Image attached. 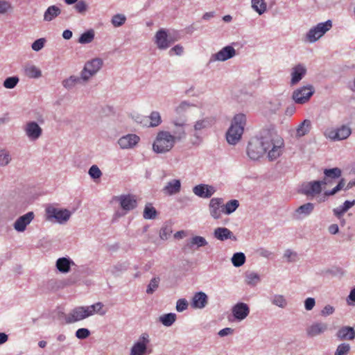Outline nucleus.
Instances as JSON below:
<instances>
[{"instance_id":"obj_57","label":"nucleus","mask_w":355,"mask_h":355,"mask_svg":"<svg viewBox=\"0 0 355 355\" xmlns=\"http://www.w3.org/2000/svg\"><path fill=\"white\" fill-rule=\"evenodd\" d=\"M174 124L177 127V130L174 131L172 135H175L177 137L176 139H180L185 135L183 128L184 124L178 123H174Z\"/></svg>"},{"instance_id":"obj_30","label":"nucleus","mask_w":355,"mask_h":355,"mask_svg":"<svg viewBox=\"0 0 355 355\" xmlns=\"http://www.w3.org/2000/svg\"><path fill=\"white\" fill-rule=\"evenodd\" d=\"M25 75L30 78H37L42 76V71L35 65H28L24 68Z\"/></svg>"},{"instance_id":"obj_28","label":"nucleus","mask_w":355,"mask_h":355,"mask_svg":"<svg viewBox=\"0 0 355 355\" xmlns=\"http://www.w3.org/2000/svg\"><path fill=\"white\" fill-rule=\"evenodd\" d=\"M93 312H73L67 319L64 323L75 322L81 320H83L92 315ZM64 324V322H61Z\"/></svg>"},{"instance_id":"obj_39","label":"nucleus","mask_w":355,"mask_h":355,"mask_svg":"<svg viewBox=\"0 0 355 355\" xmlns=\"http://www.w3.org/2000/svg\"><path fill=\"white\" fill-rule=\"evenodd\" d=\"M260 281L259 275L254 272H247L245 273V282L247 284L255 286Z\"/></svg>"},{"instance_id":"obj_47","label":"nucleus","mask_w":355,"mask_h":355,"mask_svg":"<svg viewBox=\"0 0 355 355\" xmlns=\"http://www.w3.org/2000/svg\"><path fill=\"white\" fill-rule=\"evenodd\" d=\"M172 233V228L170 225L165 223L159 231V237L162 240H166Z\"/></svg>"},{"instance_id":"obj_25","label":"nucleus","mask_w":355,"mask_h":355,"mask_svg":"<svg viewBox=\"0 0 355 355\" xmlns=\"http://www.w3.org/2000/svg\"><path fill=\"white\" fill-rule=\"evenodd\" d=\"M311 128V122L309 119H304L296 128V137H302L307 135Z\"/></svg>"},{"instance_id":"obj_61","label":"nucleus","mask_w":355,"mask_h":355,"mask_svg":"<svg viewBox=\"0 0 355 355\" xmlns=\"http://www.w3.org/2000/svg\"><path fill=\"white\" fill-rule=\"evenodd\" d=\"M183 51H184V49H183L182 46H181L180 44H177L169 50L168 53L171 56H173L175 55H181L183 53Z\"/></svg>"},{"instance_id":"obj_63","label":"nucleus","mask_w":355,"mask_h":355,"mask_svg":"<svg viewBox=\"0 0 355 355\" xmlns=\"http://www.w3.org/2000/svg\"><path fill=\"white\" fill-rule=\"evenodd\" d=\"M89 330L87 329H84V328L79 329L76 332V337L78 338H80V339L86 338L87 337L89 336Z\"/></svg>"},{"instance_id":"obj_44","label":"nucleus","mask_w":355,"mask_h":355,"mask_svg":"<svg viewBox=\"0 0 355 355\" xmlns=\"http://www.w3.org/2000/svg\"><path fill=\"white\" fill-rule=\"evenodd\" d=\"M271 302L273 304L282 309L285 308L287 304L286 300L282 295H275L272 297Z\"/></svg>"},{"instance_id":"obj_8","label":"nucleus","mask_w":355,"mask_h":355,"mask_svg":"<svg viewBox=\"0 0 355 355\" xmlns=\"http://www.w3.org/2000/svg\"><path fill=\"white\" fill-rule=\"evenodd\" d=\"M314 92L315 90L312 85L303 86L293 91L292 98L295 103L304 104L309 101Z\"/></svg>"},{"instance_id":"obj_4","label":"nucleus","mask_w":355,"mask_h":355,"mask_svg":"<svg viewBox=\"0 0 355 355\" xmlns=\"http://www.w3.org/2000/svg\"><path fill=\"white\" fill-rule=\"evenodd\" d=\"M263 139V131L259 132V135L249 141L247 148V154L252 160H258L266 154L265 144Z\"/></svg>"},{"instance_id":"obj_19","label":"nucleus","mask_w":355,"mask_h":355,"mask_svg":"<svg viewBox=\"0 0 355 355\" xmlns=\"http://www.w3.org/2000/svg\"><path fill=\"white\" fill-rule=\"evenodd\" d=\"M140 140L139 136L135 134H128L127 135L121 137L118 144L120 147L123 149L130 148L135 146Z\"/></svg>"},{"instance_id":"obj_40","label":"nucleus","mask_w":355,"mask_h":355,"mask_svg":"<svg viewBox=\"0 0 355 355\" xmlns=\"http://www.w3.org/2000/svg\"><path fill=\"white\" fill-rule=\"evenodd\" d=\"M176 320V315L173 313L164 314L159 317V321L166 327L171 326Z\"/></svg>"},{"instance_id":"obj_22","label":"nucleus","mask_w":355,"mask_h":355,"mask_svg":"<svg viewBox=\"0 0 355 355\" xmlns=\"http://www.w3.org/2000/svg\"><path fill=\"white\" fill-rule=\"evenodd\" d=\"M74 262L69 257H60L57 259L55 267L61 273H67L70 271L71 266Z\"/></svg>"},{"instance_id":"obj_27","label":"nucleus","mask_w":355,"mask_h":355,"mask_svg":"<svg viewBox=\"0 0 355 355\" xmlns=\"http://www.w3.org/2000/svg\"><path fill=\"white\" fill-rule=\"evenodd\" d=\"M337 336L340 340H353L355 338V331L352 327H345L338 331Z\"/></svg>"},{"instance_id":"obj_34","label":"nucleus","mask_w":355,"mask_h":355,"mask_svg":"<svg viewBox=\"0 0 355 355\" xmlns=\"http://www.w3.org/2000/svg\"><path fill=\"white\" fill-rule=\"evenodd\" d=\"M200 248V236H196L187 241L186 244L183 247V250L187 252Z\"/></svg>"},{"instance_id":"obj_37","label":"nucleus","mask_w":355,"mask_h":355,"mask_svg":"<svg viewBox=\"0 0 355 355\" xmlns=\"http://www.w3.org/2000/svg\"><path fill=\"white\" fill-rule=\"evenodd\" d=\"M246 257L243 252H236L231 259L233 266L237 268L243 266Z\"/></svg>"},{"instance_id":"obj_54","label":"nucleus","mask_w":355,"mask_h":355,"mask_svg":"<svg viewBox=\"0 0 355 355\" xmlns=\"http://www.w3.org/2000/svg\"><path fill=\"white\" fill-rule=\"evenodd\" d=\"M10 161V156L6 150H2L0 151V165L6 166Z\"/></svg>"},{"instance_id":"obj_10","label":"nucleus","mask_w":355,"mask_h":355,"mask_svg":"<svg viewBox=\"0 0 355 355\" xmlns=\"http://www.w3.org/2000/svg\"><path fill=\"white\" fill-rule=\"evenodd\" d=\"M103 64V60L101 58H94L86 62L81 71L82 79L83 80H87L102 67Z\"/></svg>"},{"instance_id":"obj_50","label":"nucleus","mask_w":355,"mask_h":355,"mask_svg":"<svg viewBox=\"0 0 355 355\" xmlns=\"http://www.w3.org/2000/svg\"><path fill=\"white\" fill-rule=\"evenodd\" d=\"M91 178L96 180L99 179L102 175V172L96 165H92L88 171Z\"/></svg>"},{"instance_id":"obj_7","label":"nucleus","mask_w":355,"mask_h":355,"mask_svg":"<svg viewBox=\"0 0 355 355\" xmlns=\"http://www.w3.org/2000/svg\"><path fill=\"white\" fill-rule=\"evenodd\" d=\"M115 199L119 202L120 206L125 213L120 214L119 211L115 213L118 217L125 215L127 212L133 210L137 207V201L135 196L131 194H123L119 196H116Z\"/></svg>"},{"instance_id":"obj_26","label":"nucleus","mask_w":355,"mask_h":355,"mask_svg":"<svg viewBox=\"0 0 355 355\" xmlns=\"http://www.w3.org/2000/svg\"><path fill=\"white\" fill-rule=\"evenodd\" d=\"M61 13V10L57 6H49L44 14V20L51 21Z\"/></svg>"},{"instance_id":"obj_17","label":"nucleus","mask_w":355,"mask_h":355,"mask_svg":"<svg viewBox=\"0 0 355 355\" xmlns=\"http://www.w3.org/2000/svg\"><path fill=\"white\" fill-rule=\"evenodd\" d=\"M223 199L221 198H212L209 205V214L214 219H218L221 217V214H223L222 211V204Z\"/></svg>"},{"instance_id":"obj_24","label":"nucleus","mask_w":355,"mask_h":355,"mask_svg":"<svg viewBox=\"0 0 355 355\" xmlns=\"http://www.w3.org/2000/svg\"><path fill=\"white\" fill-rule=\"evenodd\" d=\"M181 189V182L179 180H173L167 183L164 187V191L169 195L175 194L180 191Z\"/></svg>"},{"instance_id":"obj_58","label":"nucleus","mask_w":355,"mask_h":355,"mask_svg":"<svg viewBox=\"0 0 355 355\" xmlns=\"http://www.w3.org/2000/svg\"><path fill=\"white\" fill-rule=\"evenodd\" d=\"M169 46H171L174 42L178 41L180 38V35L178 31H173L168 33Z\"/></svg>"},{"instance_id":"obj_45","label":"nucleus","mask_w":355,"mask_h":355,"mask_svg":"<svg viewBox=\"0 0 355 355\" xmlns=\"http://www.w3.org/2000/svg\"><path fill=\"white\" fill-rule=\"evenodd\" d=\"M103 304L101 302H97L87 306H78L74 308L72 311H101L103 308Z\"/></svg>"},{"instance_id":"obj_62","label":"nucleus","mask_w":355,"mask_h":355,"mask_svg":"<svg viewBox=\"0 0 355 355\" xmlns=\"http://www.w3.org/2000/svg\"><path fill=\"white\" fill-rule=\"evenodd\" d=\"M270 107L269 110L272 113H276L279 110L282 103L279 100H275L274 101H270L269 103Z\"/></svg>"},{"instance_id":"obj_52","label":"nucleus","mask_w":355,"mask_h":355,"mask_svg":"<svg viewBox=\"0 0 355 355\" xmlns=\"http://www.w3.org/2000/svg\"><path fill=\"white\" fill-rule=\"evenodd\" d=\"M12 9V6L9 1L6 0H0V15L5 14Z\"/></svg>"},{"instance_id":"obj_38","label":"nucleus","mask_w":355,"mask_h":355,"mask_svg":"<svg viewBox=\"0 0 355 355\" xmlns=\"http://www.w3.org/2000/svg\"><path fill=\"white\" fill-rule=\"evenodd\" d=\"M327 329L325 324H315L311 326L308 329V334L311 336H315L323 332Z\"/></svg>"},{"instance_id":"obj_12","label":"nucleus","mask_w":355,"mask_h":355,"mask_svg":"<svg viewBox=\"0 0 355 355\" xmlns=\"http://www.w3.org/2000/svg\"><path fill=\"white\" fill-rule=\"evenodd\" d=\"M306 72L307 69L304 64L300 63L293 67L291 69L290 85L294 86L299 83L306 76Z\"/></svg>"},{"instance_id":"obj_64","label":"nucleus","mask_w":355,"mask_h":355,"mask_svg":"<svg viewBox=\"0 0 355 355\" xmlns=\"http://www.w3.org/2000/svg\"><path fill=\"white\" fill-rule=\"evenodd\" d=\"M257 252L259 256L267 259L270 258L272 254L271 251L264 248H259Z\"/></svg>"},{"instance_id":"obj_29","label":"nucleus","mask_w":355,"mask_h":355,"mask_svg":"<svg viewBox=\"0 0 355 355\" xmlns=\"http://www.w3.org/2000/svg\"><path fill=\"white\" fill-rule=\"evenodd\" d=\"M239 207V200L235 199L230 200L222 206V211L226 215H230L234 212Z\"/></svg>"},{"instance_id":"obj_51","label":"nucleus","mask_w":355,"mask_h":355,"mask_svg":"<svg viewBox=\"0 0 355 355\" xmlns=\"http://www.w3.org/2000/svg\"><path fill=\"white\" fill-rule=\"evenodd\" d=\"M284 258L286 259L287 262H295L297 260V254L290 249H287L284 252Z\"/></svg>"},{"instance_id":"obj_31","label":"nucleus","mask_w":355,"mask_h":355,"mask_svg":"<svg viewBox=\"0 0 355 355\" xmlns=\"http://www.w3.org/2000/svg\"><path fill=\"white\" fill-rule=\"evenodd\" d=\"M81 80H83L81 76L78 77L75 76H71L69 78L63 80L62 85L65 89L70 90L73 88L76 84L80 83Z\"/></svg>"},{"instance_id":"obj_46","label":"nucleus","mask_w":355,"mask_h":355,"mask_svg":"<svg viewBox=\"0 0 355 355\" xmlns=\"http://www.w3.org/2000/svg\"><path fill=\"white\" fill-rule=\"evenodd\" d=\"M149 117L150 119V127H157L162 123L161 116L158 112H152Z\"/></svg>"},{"instance_id":"obj_32","label":"nucleus","mask_w":355,"mask_h":355,"mask_svg":"<svg viewBox=\"0 0 355 355\" xmlns=\"http://www.w3.org/2000/svg\"><path fill=\"white\" fill-rule=\"evenodd\" d=\"M252 9L259 15H262L266 11L267 5L264 0H251Z\"/></svg>"},{"instance_id":"obj_43","label":"nucleus","mask_w":355,"mask_h":355,"mask_svg":"<svg viewBox=\"0 0 355 355\" xmlns=\"http://www.w3.org/2000/svg\"><path fill=\"white\" fill-rule=\"evenodd\" d=\"M160 279L159 277H153L149 282L146 288L147 294H153L159 287Z\"/></svg>"},{"instance_id":"obj_33","label":"nucleus","mask_w":355,"mask_h":355,"mask_svg":"<svg viewBox=\"0 0 355 355\" xmlns=\"http://www.w3.org/2000/svg\"><path fill=\"white\" fill-rule=\"evenodd\" d=\"M157 211L150 203L146 205L143 213V216L145 219L152 220L155 219L157 216Z\"/></svg>"},{"instance_id":"obj_49","label":"nucleus","mask_w":355,"mask_h":355,"mask_svg":"<svg viewBox=\"0 0 355 355\" xmlns=\"http://www.w3.org/2000/svg\"><path fill=\"white\" fill-rule=\"evenodd\" d=\"M344 186L345 180L344 179H341L334 188H333L331 190L326 191L324 194L325 196H334L337 192L340 191L344 187Z\"/></svg>"},{"instance_id":"obj_41","label":"nucleus","mask_w":355,"mask_h":355,"mask_svg":"<svg viewBox=\"0 0 355 355\" xmlns=\"http://www.w3.org/2000/svg\"><path fill=\"white\" fill-rule=\"evenodd\" d=\"M249 312H232L227 315L228 320L232 322H240L245 319Z\"/></svg>"},{"instance_id":"obj_20","label":"nucleus","mask_w":355,"mask_h":355,"mask_svg":"<svg viewBox=\"0 0 355 355\" xmlns=\"http://www.w3.org/2000/svg\"><path fill=\"white\" fill-rule=\"evenodd\" d=\"M155 37L159 49L165 50L169 47L168 33L164 28L159 29L156 33Z\"/></svg>"},{"instance_id":"obj_13","label":"nucleus","mask_w":355,"mask_h":355,"mask_svg":"<svg viewBox=\"0 0 355 355\" xmlns=\"http://www.w3.org/2000/svg\"><path fill=\"white\" fill-rule=\"evenodd\" d=\"M236 50L232 46L228 45L222 48L218 52L211 55V61L225 62L236 55Z\"/></svg>"},{"instance_id":"obj_9","label":"nucleus","mask_w":355,"mask_h":355,"mask_svg":"<svg viewBox=\"0 0 355 355\" xmlns=\"http://www.w3.org/2000/svg\"><path fill=\"white\" fill-rule=\"evenodd\" d=\"M150 343L149 336L146 333L141 335L139 340L132 345L130 355H146L151 350L148 351V345Z\"/></svg>"},{"instance_id":"obj_6","label":"nucleus","mask_w":355,"mask_h":355,"mask_svg":"<svg viewBox=\"0 0 355 355\" xmlns=\"http://www.w3.org/2000/svg\"><path fill=\"white\" fill-rule=\"evenodd\" d=\"M48 220H55L60 224L66 223L71 216V212L67 209H58L52 205H48L45 209Z\"/></svg>"},{"instance_id":"obj_1","label":"nucleus","mask_w":355,"mask_h":355,"mask_svg":"<svg viewBox=\"0 0 355 355\" xmlns=\"http://www.w3.org/2000/svg\"><path fill=\"white\" fill-rule=\"evenodd\" d=\"M262 131L267 157L269 161H275L284 153V141L272 127L264 128Z\"/></svg>"},{"instance_id":"obj_11","label":"nucleus","mask_w":355,"mask_h":355,"mask_svg":"<svg viewBox=\"0 0 355 355\" xmlns=\"http://www.w3.org/2000/svg\"><path fill=\"white\" fill-rule=\"evenodd\" d=\"M323 182L322 180H314L306 182L302 185V193L306 196H315L322 191V186Z\"/></svg>"},{"instance_id":"obj_16","label":"nucleus","mask_w":355,"mask_h":355,"mask_svg":"<svg viewBox=\"0 0 355 355\" xmlns=\"http://www.w3.org/2000/svg\"><path fill=\"white\" fill-rule=\"evenodd\" d=\"M34 216V213L33 211H29L19 217L14 223L15 230L19 232H24L26 230V226L33 220Z\"/></svg>"},{"instance_id":"obj_2","label":"nucleus","mask_w":355,"mask_h":355,"mask_svg":"<svg viewBox=\"0 0 355 355\" xmlns=\"http://www.w3.org/2000/svg\"><path fill=\"white\" fill-rule=\"evenodd\" d=\"M245 123L246 116L245 114L239 113L234 116L231 125L226 132V139L228 144L235 145L240 141Z\"/></svg>"},{"instance_id":"obj_14","label":"nucleus","mask_w":355,"mask_h":355,"mask_svg":"<svg viewBox=\"0 0 355 355\" xmlns=\"http://www.w3.org/2000/svg\"><path fill=\"white\" fill-rule=\"evenodd\" d=\"M26 135L31 141H36L42 135V129L35 121H28L24 127Z\"/></svg>"},{"instance_id":"obj_5","label":"nucleus","mask_w":355,"mask_h":355,"mask_svg":"<svg viewBox=\"0 0 355 355\" xmlns=\"http://www.w3.org/2000/svg\"><path fill=\"white\" fill-rule=\"evenodd\" d=\"M332 28L331 20L318 23L312 27L306 34V40L310 43L315 42Z\"/></svg>"},{"instance_id":"obj_23","label":"nucleus","mask_w":355,"mask_h":355,"mask_svg":"<svg viewBox=\"0 0 355 355\" xmlns=\"http://www.w3.org/2000/svg\"><path fill=\"white\" fill-rule=\"evenodd\" d=\"M342 171L339 168H325L324 170V177L322 180L323 184H328L331 180H335L341 176Z\"/></svg>"},{"instance_id":"obj_42","label":"nucleus","mask_w":355,"mask_h":355,"mask_svg":"<svg viewBox=\"0 0 355 355\" xmlns=\"http://www.w3.org/2000/svg\"><path fill=\"white\" fill-rule=\"evenodd\" d=\"M19 81V78L16 76L8 77L3 81V85L6 89H13L16 87Z\"/></svg>"},{"instance_id":"obj_18","label":"nucleus","mask_w":355,"mask_h":355,"mask_svg":"<svg viewBox=\"0 0 355 355\" xmlns=\"http://www.w3.org/2000/svg\"><path fill=\"white\" fill-rule=\"evenodd\" d=\"M351 129L346 125L332 130L329 132V137L334 141H340L347 139L351 135Z\"/></svg>"},{"instance_id":"obj_60","label":"nucleus","mask_w":355,"mask_h":355,"mask_svg":"<svg viewBox=\"0 0 355 355\" xmlns=\"http://www.w3.org/2000/svg\"><path fill=\"white\" fill-rule=\"evenodd\" d=\"M188 306V301L185 298L179 299L176 303V311H184Z\"/></svg>"},{"instance_id":"obj_21","label":"nucleus","mask_w":355,"mask_h":355,"mask_svg":"<svg viewBox=\"0 0 355 355\" xmlns=\"http://www.w3.org/2000/svg\"><path fill=\"white\" fill-rule=\"evenodd\" d=\"M214 237L219 241H224L227 239L236 241V236L227 227H218L214 232Z\"/></svg>"},{"instance_id":"obj_3","label":"nucleus","mask_w":355,"mask_h":355,"mask_svg":"<svg viewBox=\"0 0 355 355\" xmlns=\"http://www.w3.org/2000/svg\"><path fill=\"white\" fill-rule=\"evenodd\" d=\"M177 137L168 131L162 130L157 132L153 144L156 153H165L170 151L175 145Z\"/></svg>"},{"instance_id":"obj_56","label":"nucleus","mask_w":355,"mask_h":355,"mask_svg":"<svg viewBox=\"0 0 355 355\" xmlns=\"http://www.w3.org/2000/svg\"><path fill=\"white\" fill-rule=\"evenodd\" d=\"M350 347L349 344L343 343L338 345L335 355H346L349 351Z\"/></svg>"},{"instance_id":"obj_15","label":"nucleus","mask_w":355,"mask_h":355,"mask_svg":"<svg viewBox=\"0 0 355 355\" xmlns=\"http://www.w3.org/2000/svg\"><path fill=\"white\" fill-rule=\"evenodd\" d=\"M315 205L312 202H306L297 207L293 214V218L300 220L308 217L313 211Z\"/></svg>"},{"instance_id":"obj_35","label":"nucleus","mask_w":355,"mask_h":355,"mask_svg":"<svg viewBox=\"0 0 355 355\" xmlns=\"http://www.w3.org/2000/svg\"><path fill=\"white\" fill-rule=\"evenodd\" d=\"M94 36V31L89 29L80 35L78 42L82 44H89L93 41Z\"/></svg>"},{"instance_id":"obj_59","label":"nucleus","mask_w":355,"mask_h":355,"mask_svg":"<svg viewBox=\"0 0 355 355\" xmlns=\"http://www.w3.org/2000/svg\"><path fill=\"white\" fill-rule=\"evenodd\" d=\"M128 263L127 262H123V263H117L115 266L113 267L112 273L116 274L118 272H122L128 270Z\"/></svg>"},{"instance_id":"obj_36","label":"nucleus","mask_w":355,"mask_h":355,"mask_svg":"<svg viewBox=\"0 0 355 355\" xmlns=\"http://www.w3.org/2000/svg\"><path fill=\"white\" fill-rule=\"evenodd\" d=\"M216 191V188L212 185L201 184V198H211Z\"/></svg>"},{"instance_id":"obj_55","label":"nucleus","mask_w":355,"mask_h":355,"mask_svg":"<svg viewBox=\"0 0 355 355\" xmlns=\"http://www.w3.org/2000/svg\"><path fill=\"white\" fill-rule=\"evenodd\" d=\"M45 42V38H39L33 42L31 47L35 51H39L44 46Z\"/></svg>"},{"instance_id":"obj_48","label":"nucleus","mask_w":355,"mask_h":355,"mask_svg":"<svg viewBox=\"0 0 355 355\" xmlns=\"http://www.w3.org/2000/svg\"><path fill=\"white\" fill-rule=\"evenodd\" d=\"M126 20L125 15L121 14L114 15L112 18V24L114 27H119L122 26Z\"/></svg>"},{"instance_id":"obj_53","label":"nucleus","mask_w":355,"mask_h":355,"mask_svg":"<svg viewBox=\"0 0 355 355\" xmlns=\"http://www.w3.org/2000/svg\"><path fill=\"white\" fill-rule=\"evenodd\" d=\"M74 8L78 12L83 13L87 10L88 6L84 0H78L74 6Z\"/></svg>"}]
</instances>
